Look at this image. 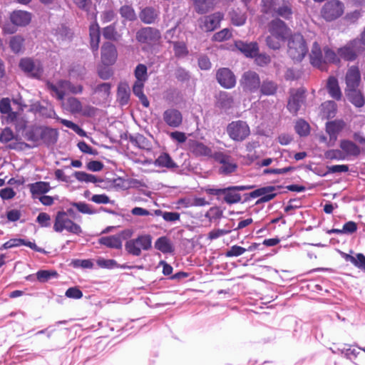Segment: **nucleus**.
I'll return each mask as SVG.
<instances>
[{"mask_svg": "<svg viewBox=\"0 0 365 365\" xmlns=\"http://www.w3.org/2000/svg\"><path fill=\"white\" fill-rule=\"evenodd\" d=\"M24 39L20 36H13L9 41V46L14 53H21L24 51Z\"/></svg>", "mask_w": 365, "mask_h": 365, "instance_id": "nucleus-43", "label": "nucleus"}, {"mask_svg": "<svg viewBox=\"0 0 365 365\" xmlns=\"http://www.w3.org/2000/svg\"><path fill=\"white\" fill-rule=\"evenodd\" d=\"M144 83L145 82L135 81L133 86V92L140 99L142 105L148 108L149 101L143 93Z\"/></svg>", "mask_w": 365, "mask_h": 365, "instance_id": "nucleus-37", "label": "nucleus"}, {"mask_svg": "<svg viewBox=\"0 0 365 365\" xmlns=\"http://www.w3.org/2000/svg\"><path fill=\"white\" fill-rule=\"evenodd\" d=\"M251 188V186L243 185L230 186L225 188L210 187L207 188L205 192L209 195L217 197L223 195L224 201L228 205H232L238 203L241 201V195L237 192V191L247 190Z\"/></svg>", "mask_w": 365, "mask_h": 365, "instance_id": "nucleus-2", "label": "nucleus"}, {"mask_svg": "<svg viewBox=\"0 0 365 365\" xmlns=\"http://www.w3.org/2000/svg\"><path fill=\"white\" fill-rule=\"evenodd\" d=\"M218 83L225 88H232L236 84V78L233 73L227 68H222L217 72Z\"/></svg>", "mask_w": 365, "mask_h": 365, "instance_id": "nucleus-20", "label": "nucleus"}, {"mask_svg": "<svg viewBox=\"0 0 365 365\" xmlns=\"http://www.w3.org/2000/svg\"><path fill=\"white\" fill-rule=\"evenodd\" d=\"M26 246L28 247H30L31 249L34 250L36 252H41V253H46V251L41 247H38L35 242L27 241L24 239L21 238H13L7 242H6L0 248L1 250L4 249H9L20 246Z\"/></svg>", "mask_w": 365, "mask_h": 365, "instance_id": "nucleus-22", "label": "nucleus"}, {"mask_svg": "<svg viewBox=\"0 0 365 365\" xmlns=\"http://www.w3.org/2000/svg\"><path fill=\"white\" fill-rule=\"evenodd\" d=\"M231 31L228 29H224L213 35L212 39L215 41H222L231 36Z\"/></svg>", "mask_w": 365, "mask_h": 365, "instance_id": "nucleus-60", "label": "nucleus"}, {"mask_svg": "<svg viewBox=\"0 0 365 365\" xmlns=\"http://www.w3.org/2000/svg\"><path fill=\"white\" fill-rule=\"evenodd\" d=\"M227 133L232 140L242 141L249 136L250 130L245 121L236 120L228 124Z\"/></svg>", "mask_w": 365, "mask_h": 365, "instance_id": "nucleus-8", "label": "nucleus"}, {"mask_svg": "<svg viewBox=\"0 0 365 365\" xmlns=\"http://www.w3.org/2000/svg\"><path fill=\"white\" fill-rule=\"evenodd\" d=\"M344 127V123L342 120H334L328 122L326 124V131L329 134L330 140L334 142L339 132Z\"/></svg>", "mask_w": 365, "mask_h": 365, "instance_id": "nucleus-29", "label": "nucleus"}, {"mask_svg": "<svg viewBox=\"0 0 365 365\" xmlns=\"http://www.w3.org/2000/svg\"><path fill=\"white\" fill-rule=\"evenodd\" d=\"M90 44L94 56L98 55V50L100 42V27L99 24H91L90 29Z\"/></svg>", "mask_w": 365, "mask_h": 365, "instance_id": "nucleus-27", "label": "nucleus"}, {"mask_svg": "<svg viewBox=\"0 0 365 365\" xmlns=\"http://www.w3.org/2000/svg\"><path fill=\"white\" fill-rule=\"evenodd\" d=\"M349 101L356 107H362L364 105V98L358 88L346 90Z\"/></svg>", "mask_w": 365, "mask_h": 365, "instance_id": "nucleus-35", "label": "nucleus"}, {"mask_svg": "<svg viewBox=\"0 0 365 365\" xmlns=\"http://www.w3.org/2000/svg\"><path fill=\"white\" fill-rule=\"evenodd\" d=\"M276 188L274 186H267L255 190L250 193V196L253 198L260 197L257 202H266L272 200L275 196Z\"/></svg>", "mask_w": 365, "mask_h": 365, "instance_id": "nucleus-23", "label": "nucleus"}, {"mask_svg": "<svg viewBox=\"0 0 365 365\" xmlns=\"http://www.w3.org/2000/svg\"><path fill=\"white\" fill-rule=\"evenodd\" d=\"M155 247L164 254L172 253L174 251L170 240L166 237H159L155 242Z\"/></svg>", "mask_w": 365, "mask_h": 365, "instance_id": "nucleus-36", "label": "nucleus"}, {"mask_svg": "<svg viewBox=\"0 0 365 365\" xmlns=\"http://www.w3.org/2000/svg\"><path fill=\"white\" fill-rule=\"evenodd\" d=\"M295 130L299 135L305 136L309 133V125L305 120L300 119L296 123Z\"/></svg>", "mask_w": 365, "mask_h": 365, "instance_id": "nucleus-53", "label": "nucleus"}, {"mask_svg": "<svg viewBox=\"0 0 365 365\" xmlns=\"http://www.w3.org/2000/svg\"><path fill=\"white\" fill-rule=\"evenodd\" d=\"M361 81V74L358 67H350L346 74V90L358 88Z\"/></svg>", "mask_w": 365, "mask_h": 365, "instance_id": "nucleus-25", "label": "nucleus"}, {"mask_svg": "<svg viewBox=\"0 0 365 365\" xmlns=\"http://www.w3.org/2000/svg\"><path fill=\"white\" fill-rule=\"evenodd\" d=\"M240 83L245 91L255 93L259 88L260 78L256 72L248 71L242 74Z\"/></svg>", "mask_w": 365, "mask_h": 365, "instance_id": "nucleus-13", "label": "nucleus"}, {"mask_svg": "<svg viewBox=\"0 0 365 365\" xmlns=\"http://www.w3.org/2000/svg\"><path fill=\"white\" fill-rule=\"evenodd\" d=\"M73 175L79 182H84L86 183H97L102 182L101 180L98 179L94 175L88 174L83 171H76Z\"/></svg>", "mask_w": 365, "mask_h": 365, "instance_id": "nucleus-42", "label": "nucleus"}, {"mask_svg": "<svg viewBox=\"0 0 365 365\" xmlns=\"http://www.w3.org/2000/svg\"><path fill=\"white\" fill-rule=\"evenodd\" d=\"M36 222L42 227H48L51 226V217L46 212H40L36 217Z\"/></svg>", "mask_w": 365, "mask_h": 365, "instance_id": "nucleus-59", "label": "nucleus"}, {"mask_svg": "<svg viewBox=\"0 0 365 365\" xmlns=\"http://www.w3.org/2000/svg\"><path fill=\"white\" fill-rule=\"evenodd\" d=\"M64 108L72 114L80 113L82 110V103L76 98L69 97L63 104Z\"/></svg>", "mask_w": 365, "mask_h": 365, "instance_id": "nucleus-34", "label": "nucleus"}, {"mask_svg": "<svg viewBox=\"0 0 365 365\" xmlns=\"http://www.w3.org/2000/svg\"><path fill=\"white\" fill-rule=\"evenodd\" d=\"M327 89L329 95L336 100H339L341 97L338 81L335 77H329L327 81Z\"/></svg>", "mask_w": 365, "mask_h": 365, "instance_id": "nucleus-38", "label": "nucleus"}, {"mask_svg": "<svg viewBox=\"0 0 365 365\" xmlns=\"http://www.w3.org/2000/svg\"><path fill=\"white\" fill-rule=\"evenodd\" d=\"M70 205L75 207L79 212L87 215H93L96 211L92 209L91 205L84 202H72Z\"/></svg>", "mask_w": 365, "mask_h": 365, "instance_id": "nucleus-50", "label": "nucleus"}, {"mask_svg": "<svg viewBox=\"0 0 365 365\" xmlns=\"http://www.w3.org/2000/svg\"><path fill=\"white\" fill-rule=\"evenodd\" d=\"M218 104L223 109L230 108L233 104V98L227 92H220L218 96Z\"/></svg>", "mask_w": 365, "mask_h": 365, "instance_id": "nucleus-46", "label": "nucleus"}, {"mask_svg": "<svg viewBox=\"0 0 365 365\" xmlns=\"http://www.w3.org/2000/svg\"><path fill=\"white\" fill-rule=\"evenodd\" d=\"M173 49L175 55L178 58H183L186 56L188 53L185 44L182 42H174Z\"/></svg>", "mask_w": 365, "mask_h": 365, "instance_id": "nucleus-54", "label": "nucleus"}, {"mask_svg": "<svg viewBox=\"0 0 365 365\" xmlns=\"http://www.w3.org/2000/svg\"><path fill=\"white\" fill-rule=\"evenodd\" d=\"M0 112L2 114H8L11 121L14 120L16 118V113L11 111V101L8 98H4L0 101Z\"/></svg>", "mask_w": 365, "mask_h": 365, "instance_id": "nucleus-41", "label": "nucleus"}, {"mask_svg": "<svg viewBox=\"0 0 365 365\" xmlns=\"http://www.w3.org/2000/svg\"><path fill=\"white\" fill-rule=\"evenodd\" d=\"M263 11L266 13L277 14L285 19L292 15L290 4L284 0H263Z\"/></svg>", "mask_w": 365, "mask_h": 365, "instance_id": "nucleus-7", "label": "nucleus"}, {"mask_svg": "<svg viewBox=\"0 0 365 365\" xmlns=\"http://www.w3.org/2000/svg\"><path fill=\"white\" fill-rule=\"evenodd\" d=\"M187 144L188 150L196 157H211L212 155L211 148L202 142L190 139Z\"/></svg>", "mask_w": 365, "mask_h": 365, "instance_id": "nucleus-19", "label": "nucleus"}, {"mask_svg": "<svg viewBox=\"0 0 365 365\" xmlns=\"http://www.w3.org/2000/svg\"><path fill=\"white\" fill-rule=\"evenodd\" d=\"M98 243L109 248L121 249L122 240L118 235L102 237L98 240Z\"/></svg>", "mask_w": 365, "mask_h": 365, "instance_id": "nucleus-31", "label": "nucleus"}, {"mask_svg": "<svg viewBox=\"0 0 365 365\" xmlns=\"http://www.w3.org/2000/svg\"><path fill=\"white\" fill-rule=\"evenodd\" d=\"M20 68L28 76L39 78L43 73V66L40 61L30 58H22L19 62Z\"/></svg>", "mask_w": 365, "mask_h": 365, "instance_id": "nucleus-12", "label": "nucleus"}, {"mask_svg": "<svg viewBox=\"0 0 365 365\" xmlns=\"http://www.w3.org/2000/svg\"><path fill=\"white\" fill-rule=\"evenodd\" d=\"M16 195V192L12 187H7L0 190V197L2 200H11Z\"/></svg>", "mask_w": 365, "mask_h": 365, "instance_id": "nucleus-64", "label": "nucleus"}, {"mask_svg": "<svg viewBox=\"0 0 365 365\" xmlns=\"http://www.w3.org/2000/svg\"><path fill=\"white\" fill-rule=\"evenodd\" d=\"M269 31L270 36L266 38L267 46L272 49H278L280 42L290 36L291 31L287 24H271Z\"/></svg>", "mask_w": 365, "mask_h": 365, "instance_id": "nucleus-5", "label": "nucleus"}, {"mask_svg": "<svg viewBox=\"0 0 365 365\" xmlns=\"http://www.w3.org/2000/svg\"><path fill=\"white\" fill-rule=\"evenodd\" d=\"M117 96L121 105L128 103L130 98V91L125 85H120L118 88Z\"/></svg>", "mask_w": 365, "mask_h": 365, "instance_id": "nucleus-51", "label": "nucleus"}, {"mask_svg": "<svg viewBox=\"0 0 365 365\" xmlns=\"http://www.w3.org/2000/svg\"><path fill=\"white\" fill-rule=\"evenodd\" d=\"M305 96L304 91L297 90L292 93L287 103V109L293 115H297L304 105Z\"/></svg>", "mask_w": 365, "mask_h": 365, "instance_id": "nucleus-18", "label": "nucleus"}, {"mask_svg": "<svg viewBox=\"0 0 365 365\" xmlns=\"http://www.w3.org/2000/svg\"><path fill=\"white\" fill-rule=\"evenodd\" d=\"M29 187L34 197H36V195H38L47 193L51 189L49 183L43 181L31 183L29 185Z\"/></svg>", "mask_w": 365, "mask_h": 365, "instance_id": "nucleus-33", "label": "nucleus"}, {"mask_svg": "<svg viewBox=\"0 0 365 365\" xmlns=\"http://www.w3.org/2000/svg\"><path fill=\"white\" fill-rule=\"evenodd\" d=\"M235 46L238 50L243 53L247 57L257 56L258 53V46L256 43H250L243 41H236Z\"/></svg>", "mask_w": 365, "mask_h": 365, "instance_id": "nucleus-28", "label": "nucleus"}, {"mask_svg": "<svg viewBox=\"0 0 365 365\" xmlns=\"http://www.w3.org/2000/svg\"><path fill=\"white\" fill-rule=\"evenodd\" d=\"M69 86L70 81L66 80H60L56 83L51 82L46 83V87L51 95L61 101H63L66 94L68 93Z\"/></svg>", "mask_w": 365, "mask_h": 365, "instance_id": "nucleus-16", "label": "nucleus"}, {"mask_svg": "<svg viewBox=\"0 0 365 365\" xmlns=\"http://www.w3.org/2000/svg\"><path fill=\"white\" fill-rule=\"evenodd\" d=\"M40 113L46 118H55L59 120L64 126L73 130L75 133L81 136L85 135V131L81 128L77 124L70 121L68 120L60 118L55 113L52 108H46L43 106H39L38 109Z\"/></svg>", "mask_w": 365, "mask_h": 365, "instance_id": "nucleus-14", "label": "nucleus"}, {"mask_svg": "<svg viewBox=\"0 0 365 365\" xmlns=\"http://www.w3.org/2000/svg\"><path fill=\"white\" fill-rule=\"evenodd\" d=\"M163 119L165 123L170 128H179L182 123V113L173 108L166 109L163 113Z\"/></svg>", "mask_w": 365, "mask_h": 365, "instance_id": "nucleus-17", "label": "nucleus"}, {"mask_svg": "<svg viewBox=\"0 0 365 365\" xmlns=\"http://www.w3.org/2000/svg\"><path fill=\"white\" fill-rule=\"evenodd\" d=\"M159 12L152 7H146L140 13V19L143 23H153L158 21Z\"/></svg>", "mask_w": 365, "mask_h": 365, "instance_id": "nucleus-32", "label": "nucleus"}, {"mask_svg": "<svg viewBox=\"0 0 365 365\" xmlns=\"http://www.w3.org/2000/svg\"><path fill=\"white\" fill-rule=\"evenodd\" d=\"M194 9L199 14H205L214 8L215 0H191Z\"/></svg>", "mask_w": 365, "mask_h": 365, "instance_id": "nucleus-30", "label": "nucleus"}, {"mask_svg": "<svg viewBox=\"0 0 365 365\" xmlns=\"http://www.w3.org/2000/svg\"><path fill=\"white\" fill-rule=\"evenodd\" d=\"M288 54L296 61H301L307 53V46L303 36L300 34H294L289 36Z\"/></svg>", "mask_w": 365, "mask_h": 365, "instance_id": "nucleus-3", "label": "nucleus"}, {"mask_svg": "<svg viewBox=\"0 0 365 365\" xmlns=\"http://www.w3.org/2000/svg\"><path fill=\"white\" fill-rule=\"evenodd\" d=\"M154 164L155 166L166 168H175L178 167L168 153H163L160 155L155 160Z\"/></svg>", "mask_w": 365, "mask_h": 365, "instance_id": "nucleus-39", "label": "nucleus"}, {"mask_svg": "<svg viewBox=\"0 0 365 365\" xmlns=\"http://www.w3.org/2000/svg\"><path fill=\"white\" fill-rule=\"evenodd\" d=\"M364 49L361 40L355 39L349 43L341 48L338 51V54L342 58L346 61H353L358 54L361 53Z\"/></svg>", "mask_w": 365, "mask_h": 365, "instance_id": "nucleus-11", "label": "nucleus"}, {"mask_svg": "<svg viewBox=\"0 0 365 365\" xmlns=\"http://www.w3.org/2000/svg\"><path fill=\"white\" fill-rule=\"evenodd\" d=\"M56 272L51 270H40L36 273V278L41 282H47L51 278L56 277Z\"/></svg>", "mask_w": 365, "mask_h": 365, "instance_id": "nucleus-55", "label": "nucleus"}, {"mask_svg": "<svg viewBox=\"0 0 365 365\" xmlns=\"http://www.w3.org/2000/svg\"><path fill=\"white\" fill-rule=\"evenodd\" d=\"M229 16L232 23H245L247 20L245 14L239 9L231 10Z\"/></svg>", "mask_w": 365, "mask_h": 365, "instance_id": "nucleus-52", "label": "nucleus"}, {"mask_svg": "<svg viewBox=\"0 0 365 365\" xmlns=\"http://www.w3.org/2000/svg\"><path fill=\"white\" fill-rule=\"evenodd\" d=\"M53 228L56 232L66 231L77 235L82 233L81 226L66 216L63 211H58L56 213Z\"/></svg>", "mask_w": 365, "mask_h": 365, "instance_id": "nucleus-4", "label": "nucleus"}, {"mask_svg": "<svg viewBox=\"0 0 365 365\" xmlns=\"http://www.w3.org/2000/svg\"><path fill=\"white\" fill-rule=\"evenodd\" d=\"M65 295L68 298L78 299L83 297V292L78 287H73L68 288Z\"/></svg>", "mask_w": 365, "mask_h": 365, "instance_id": "nucleus-61", "label": "nucleus"}, {"mask_svg": "<svg viewBox=\"0 0 365 365\" xmlns=\"http://www.w3.org/2000/svg\"><path fill=\"white\" fill-rule=\"evenodd\" d=\"M344 12V4L339 0L327 1L322 9V16L327 21H334Z\"/></svg>", "mask_w": 365, "mask_h": 365, "instance_id": "nucleus-9", "label": "nucleus"}, {"mask_svg": "<svg viewBox=\"0 0 365 365\" xmlns=\"http://www.w3.org/2000/svg\"><path fill=\"white\" fill-rule=\"evenodd\" d=\"M134 75L136 81L145 82L148 78L147 66L145 64L139 63L135 68Z\"/></svg>", "mask_w": 365, "mask_h": 365, "instance_id": "nucleus-47", "label": "nucleus"}, {"mask_svg": "<svg viewBox=\"0 0 365 365\" xmlns=\"http://www.w3.org/2000/svg\"><path fill=\"white\" fill-rule=\"evenodd\" d=\"M137 40L148 46H153L158 43L160 38L159 31L153 28L147 27L143 28L136 34Z\"/></svg>", "mask_w": 365, "mask_h": 365, "instance_id": "nucleus-15", "label": "nucleus"}, {"mask_svg": "<svg viewBox=\"0 0 365 365\" xmlns=\"http://www.w3.org/2000/svg\"><path fill=\"white\" fill-rule=\"evenodd\" d=\"M324 56L322 55L320 46L317 42L313 43V46L310 53V62L312 65L321 70L325 68L327 63H334L337 61V56L336 53L328 47L324 48Z\"/></svg>", "mask_w": 365, "mask_h": 365, "instance_id": "nucleus-1", "label": "nucleus"}, {"mask_svg": "<svg viewBox=\"0 0 365 365\" xmlns=\"http://www.w3.org/2000/svg\"><path fill=\"white\" fill-rule=\"evenodd\" d=\"M14 138V134L13 131L9 128H4L0 135V141L4 143H9V141L12 140Z\"/></svg>", "mask_w": 365, "mask_h": 365, "instance_id": "nucleus-62", "label": "nucleus"}, {"mask_svg": "<svg viewBox=\"0 0 365 365\" xmlns=\"http://www.w3.org/2000/svg\"><path fill=\"white\" fill-rule=\"evenodd\" d=\"M246 251L247 249L242 247L233 245L226 252L225 256L227 257H239L243 255Z\"/></svg>", "mask_w": 365, "mask_h": 365, "instance_id": "nucleus-57", "label": "nucleus"}, {"mask_svg": "<svg viewBox=\"0 0 365 365\" xmlns=\"http://www.w3.org/2000/svg\"><path fill=\"white\" fill-rule=\"evenodd\" d=\"M103 35L106 38L112 40H116L120 36L118 33L115 31L114 26L112 24L104 29Z\"/></svg>", "mask_w": 365, "mask_h": 365, "instance_id": "nucleus-58", "label": "nucleus"}, {"mask_svg": "<svg viewBox=\"0 0 365 365\" xmlns=\"http://www.w3.org/2000/svg\"><path fill=\"white\" fill-rule=\"evenodd\" d=\"M110 84L103 83L93 88V93L98 94L101 98L106 99L110 95Z\"/></svg>", "mask_w": 365, "mask_h": 365, "instance_id": "nucleus-48", "label": "nucleus"}, {"mask_svg": "<svg viewBox=\"0 0 365 365\" xmlns=\"http://www.w3.org/2000/svg\"><path fill=\"white\" fill-rule=\"evenodd\" d=\"M215 160L220 164L219 173L222 175H230L235 173L237 168V164L235 160L227 154L221 152L214 154Z\"/></svg>", "mask_w": 365, "mask_h": 365, "instance_id": "nucleus-10", "label": "nucleus"}, {"mask_svg": "<svg viewBox=\"0 0 365 365\" xmlns=\"http://www.w3.org/2000/svg\"><path fill=\"white\" fill-rule=\"evenodd\" d=\"M340 148L346 157H357L361 153L360 148L349 140H342L340 142Z\"/></svg>", "mask_w": 365, "mask_h": 365, "instance_id": "nucleus-26", "label": "nucleus"}, {"mask_svg": "<svg viewBox=\"0 0 365 365\" xmlns=\"http://www.w3.org/2000/svg\"><path fill=\"white\" fill-rule=\"evenodd\" d=\"M120 14L125 20L133 21L136 19V14L133 8L130 6L124 5L120 9Z\"/></svg>", "mask_w": 365, "mask_h": 365, "instance_id": "nucleus-49", "label": "nucleus"}, {"mask_svg": "<svg viewBox=\"0 0 365 365\" xmlns=\"http://www.w3.org/2000/svg\"><path fill=\"white\" fill-rule=\"evenodd\" d=\"M152 247V237L148 234L140 235L135 239L128 240L125 244V250L130 255L138 257L141 250L148 251Z\"/></svg>", "mask_w": 365, "mask_h": 365, "instance_id": "nucleus-6", "label": "nucleus"}, {"mask_svg": "<svg viewBox=\"0 0 365 365\" xmlns=\"http://www.w3.org/2000/svg\"><path fill=\"white\" fill-rule=\"evenodd\" d=\"M11 23H29L31 14L25 11H15L11 15Z\"/></svg>", "mask_w": 365, "mask_h": 365, "instance_id": "nucleus-40", "label": "nucleus"}, {"mask_svg": "<svg viewBox=\"0 0 365 365\" xmlns=\"http://www.w3.org/2000/svg\"><path fill=\"white\" fill-rule=\"evenodd\" d=\"M325 156L327 159L344 160H345V155L342 150H329L325 153Z\"/></svg>", "mask_w": 365, "mask_h": 365, "instance_id": "nucleus-56", "label": "nucleus"}, {"mask_svg": "<svg viewBox=\"0 0 365 365\" xmlns=\"http://www.w3.org/2000/svg\"><path fill=\"white\" fill-rule=\"evenodd\" d=\"M357 230V225L356 222L353 221H349L346 222L342 229L341 232L343 234L351 235L355 232Z\"/></svg>", "mask_w": 365, "mask_h": 365, "instance_id": "nucleus-63", "label": "nucleus"}, {"mask_svg": "<svg viewBox=\"0 0 365 365\" xmlns=\"http://www.w3.org/2000/svg\"><path fill=\"white\" fill-rule=\"evenodd\" d=\"M260 91L263 95H274L277 89V85L272 81H264L259 86Z\"/></svg>", "mask_w": 365, "mask_h": 365, "instance_id": "nucleus-45", "label": "nucleus"}, {"mask_svg": "<svg viewBox=\"0 0 365 365\" xmlns=\"http://www.w3.org/2000/svg\"><path fill=\"white\" fill-rule=\"evenodd\" d=\"M34 133L38 137L36 140L41 139L46 143L53 144L57 140V132L53 128L38 127L35 129Z\"/></svg>", "mask_w": 365, "mask_h": 365, "instance_id": "nucleus-24", "label": "nucleus"}, {"mask_svg": "<svg viewBox=\"0 0 365 365\" xmlns=\"http://www.w3.org/2000/svg\"><path fill=\"white\" fill-rule=\"evenodd\" d=\"M115 46L109 42L105 43L101 48V61L105 66L113 65L117 58Z\"/></svg>", "mask_w": 365, "mask_h": 365, "instance_id": "nucleus-21", "label": "nucleus"}, {"mask_svg": "<svg viewBox=\"0 0 365 365\" xmlns=\"http://www.w3.org/2000/svg\"><path fill=\"white\" fill-rule=\"evenodd\" d=\"M130 141L140 149L149 150L150 145L149 140L143 135L137 134L135 136H131Z\"/></svg>", "mask_w": 365, "mask_h": 365, "instance_id": "nucleus-44", "label": "nucleus"}]
</instances>
